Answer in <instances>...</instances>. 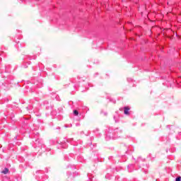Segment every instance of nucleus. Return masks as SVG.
I'll return each instance as SVG.
<instances>
[{"instance_id": "nucleus-1", "label": "nucleus", "mask_w": 181, "mask_h": 181, "mask_svg": "<svg viewBox=\"0 0 181 181\" xmlns=\"http://www.w3.org/2000/svg\"><path fill=\"white\" fill-rule=\"evenodd\" d=\"M129 110H131V108H129V107H124V112L126 115H129Z\"/></svg>"}, {"instance_id": "nucleus-5", "label": "nucleus", "mask_w": 181, "mask_h": 181, "mask_svg": "<svg viewBox=\"0 0 181 181\" xmlns=\"http://www.w3.org/2000/svg\"><path fill=\"white\" fill-rule=\"evenodd\" d=\"M181 180V177H178L175 179V181H180Z\"/></svg>"}, {"instance_id": "nucleus-3", "label": "nucleus", "mask_w": 181, "mask_h": 181, "mask_svg": "<svg viewBox=\"0 0 181 181\" xmlns=\"http://www.w3.org/2000/svg\"><path fill=\"white\" fill-rule=\"evenodd\" d=\"M119 163V160H118V155L116 156V161L115 163Z\"/></svg>"}, {"instance_id": "nucleus-2", "label": "nucleus", "mask_w": 181, "mask_h": 181, "mask_svg": "<svg viewBox=\"0 0 181 181\" xmlns=\"http://www.w3.org/2000/svg\"><path fill=\"white\" fill-rule=\"evenodd\" d=\"M1 173H3L4 175H7V173H9V169H8L7 168H4V170L1 171Z\"/></svg>"}, {"instance_id": "nucleus-4", "label": "nucleus", "mask_w": 181, "mask_h": 181, "mask_svg": "<svg viewBox=\"0 0 181 181\" xmlns=\"http://www.w3.org/2000/svg\"><path fill=\"white\" fill-rule=\"evenodd\" d=\"M74 114L75 115H78V111H77V110H74Z\"/></svg>"}]
</instances>
